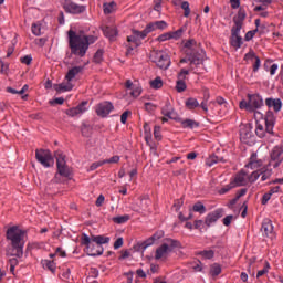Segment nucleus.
<instances>
[{"label":"nucleus","instance_id":"nucleus-9","mask_svg":"<svg viewBox=\"0 0 283 283\" xmlns=\"http://www.w3.org/2000/svg\"><path fill=\"white\" fill-rule=\"evenodd\" d=\"M63 9L67 14H83V12L87 10V7L83 4H76V2L72 0H64Z\"/></svg>","mask_w":283,"mask_h":283},{"label":"nucleus","instance_id":"nucleus-40","mask_svg":"<svg viewBox=\"0 0 283 283\" xmlns=\"http://www.w3.org/2000/svg\"><path fill=\"white\" fill-rule=\"evenodd\" d=\"M81 134L84 136V138H90L92 136V127H90L87 124H82Z\"/></svg>","mask_w":283,"mask_h":283},{"label":"nucleus","instance_id":"nucleus-31","mask_svg":"<svg viewBox=\"0 0 283 283\" xmlns=\"http://www.w3.org/2000/svg\"><path fill=\"white\" fill-rule=\"evenodd\" d=\"M156 24L154 22H150L146 25V28L140 31V39H146L147 34H150V32H155Z\"/></svg>","mask_w":283,"mask_h":283},{"label":"nucleus","instance_id":"nucleus-60","mask_svg":"<svg viewBox=\"0 0 283 283\" xmlns=\"http://www.w3.org/2000/svg\"><path fill=\"white\" fill-rule=\"evenodd\" d=\"M63 103H65V98L63 97H56L49 102L50 105H63Z\"/></svg>","mask_w":283,"mask_h":283},{"label":"nucleus","instance_id":"nucleus-17","mask_svg":"<svg viewBox=\"0 0 283 283\" xmlns=\"http://www.w3.org/2000/svg\"><path fill=\"white\" fill-rule=\"evenodd\" d=\"M265 105L269 108L272 107L274 109V112H280V109H282V99L268 97L265 99Z\"/></svg>","mask_w":283,"mask_h":283},{"label":"nucleus","instance_id":"nucleus-4","mask_svg":"<svg viewBox=\"0 0 283 283\" xmlns=\"http://www.w3.org/2000/svg\"><path fill=\"white\" fill-rule=\"evenodd\" d=\"M264 106V99H262V96L260 94H248V101L242 99L239 103L240 109H245V112H249L250 114H255L260 107Z\"/></svg>","mask_w":283,"mask_h":283},{"label":"nucleus","instance_id":"nucleus-14","mask_svg":"<svg viewBox=\"0 0 283 283\" xmlns=\"http://www.w3.org/2000/svg\"><path fill=\"white\" fill-rule=\"evenodd\" d=\"M189 76V72H180L177 75L176 90L179 93L185 92L187 90V83H185V78Z\"/></svg>","mask_w":283,"mask_h":283},{"label":"nucleus","instance_id":"nucleus-49","mask_svg":"<svg viewBox=\"0 0 283 283\" xmlns=\"http://www.w3.org/2000/svg\"><path fill=\"white\" fill-rule=\"evenodd\" d=\"M87 103H88L87 101H83L75 107L77 109V114H83L87 112Z\"/></svg>","mask_w":283,"mask_h":283},{"label":"nucleus","instance_id":"nucleus-11","mask_svg":"<svg viewBox=\"0 0 283 283\" xmlns=\"http://www.w3.org/2000/svg\"><path fill=\"white\" fill-rule=\"evenodd\" d=\"M224 216V209L218 208L214 211L208 213L205 218V224L209 229V227L216 224Z\"/></svg>","mask_w":283,"mask_h":283},{"label":"nucleus","instance_id":"nucleus-7","mask_svg":"<svg viewBox=\"0 0 283 283\" xmlns=\"http://www.w3.org/2000/svg\"><path fill=\"white\" fill-rule=\"evenodd\" d=\"M57 167V172L55 174L52 182H63V180H61V176L62 178H67V180H72V177L74 176V172L72 170V168L70 166H67V164H61L59 163Z\"/></svg>","mask_w":283,"mask_h":283},{"label":"nucleus","instance_id":"nucleus-59","mask_svg":"<svg viewBox=\"0 0 283 283\" xmlns=\"http://www.w3.org/2000/svg\"><path fill=\"white\" fill-rule=\"evenodd\" d=\"M20 63H23L24 65H30L32 63V55H24L20 57Z\"/></svg>","mask_w":283,"mask_h":283},{"label":"nucleus","instance_id":"nucleus-35","mask_svg":"<svg viewBox=\"0 0 283 283\" xmlns=\"http://www.w3.org/2000/svg\"><path fill=\"white\" fill-rule=\"evenodd\" d=\"M192 211H195V213H207V207H205V205L202 203V201H197L193 206H192Z\"/></svg>","mask_w":283,"mask_h":283},{"label":"nucleus","instance_id":"nucleus-43","mask_svg":"<svg viewBox=\"0 0 283 283\" xmlns=\"http://www.w3.org/2000/svg\"><path fill=\"white\" fill-rule=\"evenodd\" d=\"M94 243V241H92V237L90 238L87 234L83 233L82 234V241L81 244L83 247H86V249L92 245Z\"/></svg>","mask_w":283,"mask_h":283},{"label":"nucleus","instance_id":"nucleus-8","mask_svg":"<svg viewBox=\"0 0 283 283\" xmlns=\"http://www.w3.org/2000/svg\"><path fill=\"white\" fill-rule=\"evenodd\" d=\"M35 158L38 163H41L46 168L54 166V157H52V153L49 149H36Z\"/></svg>","mask_w":283,"mask_h":283},{"label":"nucleus","instance_id":"nucleus-13","mask_svg":"<svg viewBox=\"0 0 283 283\" xmlns=\"http://www.w3.org/2000/svg\"><path fill=\"white\" fill-rule=\"evenodd\" d=\"M264 120L265 132H268V134H273V127H275V114H273L272 111H268Z\"/></svg>","mask_w":283,"mask_h":283},{"label":"nucleus","instance_id":"nucleus-10","mask_svg":"<svg viewBox=\"0 0 283 283\" xmlns=\"http://www.w3.org/2000/svg\"><path fill=\"white\" fill-rule=\"evenodd\" d=\"M95 112L101 118H107L114 112V104L112 102H102L96 105Z\"/></svg>","mask_w":283,"mask_h":283},{"label":"nucleus","instance_id":"nucleus-23","mask_svg":"<svg viewBox=\"0 0 283 283\" xmlns=\"http://www.w3.org/2000/svg\"><path fill=\"white\" fill-rule=\"evenodd\" d=\"M250 169H255L258 167H262V159L258 160V153H253L250 157V161L245 166Z\"/></svg>","mask_w":283,"mask_h":283},{"label":"nucleus","instance_id":"nucleus-56","mask_svg":"<svg viewBox=\"0 0 283 283\" xmlns=\"http://www.w3.org/2000/svg\"><path fill=\"white\" fill-rule=\"evenodd\" d=\"M64 114H66V116H71L72 118H74V116H78L80 113L76 107H72L64 111Z\"/></svg>","mask_w":283,"mask_h":283},{"label":"nucleus","instance_id":"nucleus-52","mask_svg":"<svg viewBox=\"0 0 283 283\" xmlns=\"http://www.w3.org/2000/svg\"><path fill=\"white\" fill-rule=\"evenodd\" d=\"M181 9L184 10V17H189L191 14V9L189 8V3L187 1H184L181 3Z\"/></svg>","mask_w":283,"mask_h":283},{"label":"nucleus","instance_id":"nucleus-62","mask_svg":"<svg viewBox=\"0 0 283 283\" xmlns=\"http://www.w3.org/2000/svg\"><path fill=\"white\" fill-rule=\"evenodd\" d=\"M156 107H158V106H156V104H153L149 102L145 103V109H146V112H149L150 114H151V112H156Z\"/></svg>","mask_w":283,"mask_h":283},{"label":"nucleus","instance_id":"nucleus-5","mask_svg":"<svg viewBox=\"0 0 283 283\" xmlns=\"http://www.w3.org/2000/svg\"><path fill=\"white\" fill-rule=\"evenodd\" d=\"M150 59L159 70H168L169 65H171V57L165 51L153 50L150 52Z\"/></svg>","mask_w":283,"mask_h":283},{"label":"nucleus","instance_id":"nucleus-41","mask_svg":"<svg viewBox=\"0 0 283 283\" xmlns=\"http://www.w3.org/2000/svg\"><path fill=\"white\" fill-rule=\"evenodd\" d=\"M113 222L115 224H125V222H129V214L113 217Z\"/></svg>","mask_w":283,"mask_h":283},{"label":"nucleus","instance_id":"nucleus-53","mask_svg":"<svg viewBox=\"0 0 283 283\" xmlns=\"http://www.w3.org/2000/svg\"><path fill=\"white\" fill-rule=\"evenodd\" d=\"M155 30H167V23L165 22V20L161 21H155Z\"/></svg>","mask_w":283,"mask_h":283},{"label":"nucleus","instance_id":"nucleus-64","mask_svg":"<svg viewBox=\"0 0 283 283\" xmlns=\"http://www.w3.org/2000/svg\"><path fill=\"white\" fill-rule=\"evenodd\" d=\"M203 227H206L203 220H195V229H198L200 232H202Z\"/></svg>","mask_w":283,"mask_h":283},{"label":"nucleus","instance_id":"nucleus-47","mask_svg":"<svg viewBox=\"0 0 283 283\" xmlns=\"http://www.w3.org/2000/svg\"><path fill=\"white\" fill-rule=\"evenodd\" d=\"M55 158H56V167L60 165H65V155L61 151H55Z\"/></svg>","mask_w":283,"mask_h":283},{"label":"nucleus","instance_id":"nucleus-33","mask_svg":"<svg viewBox=\"0 0 283 283\" xmlns=\"http://www.w3.org/2000/svg\"><path fill=\"white\" fill-rule=\"evenodd\" d=\"M165 241L168 242V247L171 251H174V249H182V243L176 239L166 238Z\"/></svg>","mask_w":283,"mask_h":283},{"label":"nucleus","instance_id":"nucleus-15","mask_svg":"<svg viewBox=\"0 0 283 283\" xmlns=\"http://www.w3.org/2000/svg\"><path fill=\"white\" fill-rule=\"evenodd\" d=\"M244 19H247V11L240 9L237 17L233 18L234 27L232 28L242 30V25H244Z\"/></svg>","mask_w":283,"mask_h":283},{"label":"nucleus","instance_id":"nucleus-50","mask_svg":"<svg viewBox=\"0 0 283 283\" xmlns=\"http://www.w3.org/2000/svg\"><path fill=\"white\" fill-rule=\"evenodd\" d=\"M156 41H158L159 43H163L165 41H171V34L169 32L163 33L156 38Z\"/></svg>","mask_w":283,"mask_h":283},{"label":"nucleus","instance_id":"nucleus-24","mask_svg":"<svg viewBox=\"0 0 283 283\" xmlns=\"http://www.w3.org/2000/svg\"><path fill=\"white\" fill-rule=\"evenodd\" d=\"M242 196H247V188H242L239 191H237L235 198L230 200V202L228 203L229 209H233V206L238 205V200H240Z\"/></svg>","mask_w":283,"mask_h":283},{"label":"nucleus","instance_id":"nucleus-54","mask_svg":"<svg viewBox=\"0 0 283 283\" xmlns=\"http://www.w3.org/2000/svg\"><path fill=\"white\" fill-rule=\"evenodd\" d=\"M32 34L35 36H41V24L33 23L31 27Z\"/></svg>","mask_w":283,"mask_h":283},{"label":"nucleus","instance_id":"nucleus-3","mask_svg":"<svg viewBox=\"0 0 283 283\" xmlns=\"http://www.w3.org/2000/svg\"><path fill=\"white\" fill-rule=\"evenodd\" d=\"M69 36V48L71 53L75 56H80L83 59L85 54H87V44H85V40L82 34L76 33L74 30L67 31Z\"/></svg>","mask_w":283,"mask_h":283},{"label":"nucleus","instance_id":"nucleus-61","mask_svg":"<svg viewBox=\"0 0 283 283\" xmlns=\"http://www.w3.org/2000/svg\"><path fill=\"white\" fill-rule=\"evenodd\" d=\"M128 116H132V111H125L120 116V123L125 125L127 123Z\"/></svg>","mask_w":283,"mask_h":283},{"label":"nucleus","instance_id":"nucleus-6","mask_svg":"<svg viewBox=\"0 0 283 283\" xmlns=\"http://www.w3.org/2000/svg\"><path fill=\"white\" fill-rule=\"evenodd\" d=\"M78 72H67L65 75V82L61 83V84H54L53 87L55 90V92H57V94H61V92H72V90H74V81H78V78H76Z\"/></svg>","mask_w":283,"mask_h":283},{"label":"nucleus","instance_id":"nucleus-21","mask_svg":"<svg viewBox=\"0 0 283 283\" xmlns=\"http://www.w3.org/2000/svg\"><path fill=\"white\" fill-rule=\"evenodd\" d=\"M178 123L181 124L184 129H196L197 127H200V123L193 119H181Z\"/></svg>","mask_w":283,"mask_h":283},{"label":"nucleus","instance_id":"nucleus-32","mask_svg":"<svg viewBox=\"0 0 283 283\" xmlns=\"http://www.w3.org/2000/svg\"><path fill=\"white\" fill-rule=\"evenodd\" d=\"M220 273H222V265H220L219 263H213L210 265V275L212 277H218Z\"/></svg>","mask_w":283,"mask_h":283},{"label":"nucleus","instance_id":"nucleus-12","mask_svg":"<svg viewBox=\"0 0 283 283\" xmlns=\"http://www.w3.org/2000/svg\"><path fill=\"white\" fill-rule=\"evenodd\" d=\"M240 30L242 29H231L230 45L232 48H235V50H240V48H242V44L244 43L242 41V38L240 36Z\"/></svg>","mask_w":283,"mask_h":283},{"label":"nucleus","instance_id":"nucleus-2","mask_svg":"<svg viewBox=\"0 0 283 283\" xmlns=\"http://www.w3.org/2000/svg\"><path fill=\"white\" fill-rule=\"evenodd\" d=\"M25 230H21L19 226L10 227L6 232V239L11 241V248H7V258H23V247H25Z\"/></svg>","mask_w":283,"mask_h":283},{"label":"nucleus","instance_id":"nucleus-25","mask_svg":"<svg viewBox=\"0 0 283 283\" xmlns=\"http://www.w3.org/2000/svg\"><path fill=\"white\" fill-rule=\"evenodd\" d=\"M116 8H117L116 1L103 3L104 14H112V12H116Z\"/></svg>","mask_w":283,"mask_h":283},{"label":"nucleus","instance_id":"nucleus-45","mask_svg":"<svg viewBox=\"0 0 283 283\" xmlns=\"http://www.w3.org/2000/svg\"><path fill=\"white\" fill-rule=\"evenodd\" d=\"M170 112H176V109L171 106V102L167 99L165 106L161 108V114H168Z\"/></svg>","mask_w":283,"mask_h":283},{"label":"nucleus","instance_id":"nucleus-19","mask_svg":"<svg viewBox=\"0 0 283 283\" xmlns=\"http://www.w3.org/2000/svg\"><path fill=\"white\" fill-rule=\"evenodd\" d=\"M247 176V172L244 170L239 171L234 179H232L230 182L234 185L235 187H244V177Z\"/></svg>","mask_w":283,"mask_h":283},{"label":"nucleus","instance_id":"nucleus-55","mask_svg":"<svg viewBox=\"0 0 283 283\" xmlns=\"http://www.w3.org/2000/svg\"><path fill=\"white\" fill-rule=\"evenodd\" d=\"M260 176H261V172H260V169H259V170L253 171V172L248 177V180H249V182H255V180H258V178H260Z\"/></svg>","mask_w":283,"mask_h":283},{"label":"nucleus","instance_id":"nucleus-44","mask_svg":"<svg viewBox=\"0 0 283 283\" xmlns=\"http://www.w3.org/2000/svg\"><path fill=\"white\" fill-rule=\"evenodd\" d=\"M163 116H165L166 118H169L170 120H176V123H178L179 120H182V118H180V116L176 114V111L170 113H164Z\"/></svg>","mask_w":283,"mask_h":283},{"label":"nucleus","instance_id":"nucleus-38","mask_svg":"<svg viewBox=\"0 0 283 283\" xmlns=\"http://www.w3.org/2000/svg\"><path fill=\"white\" fill-rule=\"evenodd\" d=\"M82 39H84V43L87 48V50H90V45L96 43L97 39L96 36L94 35H85V34H82Z\"/></svg>","mask_w":283,"mask_h":283},{"label":"nucleus","instance_id":"nucleus-26","mask_svg":"<svg viewBox=\"0 0 283 283\" xmlns=\"http://www.w3.org/2000/svg\"><path fill=\"white\" fill-rule=\"evenodd\" d=\"M92 242H95L97 247H103V244H109V237L92 235Z\"/></svg>","mask_w":283,"mask_h":283},{"label":"nucleus","instance_id":"nucleus-37","mask_svg":"<svg viewBox=\"0 0 283 283\" xmlns=\"http://www.w3.org/2000/svg\"><path fill=\"white\" fill-rule=\"evenodd\" d=\"M185 105L187 109H196V107H200V103L193 97L187 98Z\"/></svg>","mask_w":283,"mask_h":283},{"label":"nucleus","instance_id":"nucleus-46","mask_svg":"<svg viewBox=\"0 0 283 283\" xmlns=\"http://www.w3.org/2000/svg\"><path fill=\"white\" fill-rule=\"evenodd\" d=\"M161 238H165V232L164 231H157L155 232L148 240L154 244L156 240H160Z\"/></svg>","mask_w":283,"mask_h":283},{"label":"nucleus","instance_id":"nucleus-22","mask_svg":"<svg viewBox=\"0 0 283 283\" xmlns=\"http://www.w3.org/2000/svg\"><path fill=\"white\" fill-rule=\"evenodd\" d=\"M165 253H171V249H169V244L167 243H163L156 249L155 260H160Z\"/></svg>","mask_w":283,"mask_h":283},{"label":"nucleus","instance_id":"nucleus-34","mask_svg":"<svg viewBox=\"0 0 283 283\" xmlns=\"http://www.w3.org/2000/svg\"><path fill=\"white\" fill-rule=\"evenodd\" d=\"M263 70H265V72H275L277 70V64L273 63V60H265Z\"/></svg>","mask_w":283,"mask_h":283},{"label":"nucleus","instance_id":"nucleus-20","mask_svg":"<svg viewBox=\"0 0 283 283\" xmlns=\"http://www.w3.org/2000/svg\"><path fill=\"white\" fill-rule=\"evenodd\" d=\"M132 32H133V35L127 36V41L128 43H134L135 48H138V45H140L142 32L136 29H133Z\"/></svg>","mask_w":283,"mask_h":283},{"label":"nucleus","instance_id":"nucleus-18","mask_svg":"<svg viewBox=\"0 0 283 283\" xmlns=\"http://www.w3.org/2000/svg\"><path fill=\"white\" fill-rule=\"evenodd\" d=\"M261 231H263L266 238H274L275 234L273 233V223L271 220L265 219L262 223Z\"/></svg>","mask_w":283,"mask_h":283},{"label":"nucleus","instance_id":"nucleus-63","mask_svg":"<svg viewBox=\"0 0 283 283\" xmlns=\"http://www.w3.org/2000/svg\"><path fill=\"white\" fill-rule=\"evenodd\" d=\"M154 136L157 140H163V135L160 134V126L154 127Z\"/></svg>","mask_w":283,"mask_h":283},{"label":"nucleus","instance_id":"nucleus-16","mask_svg":"<svg viewBox=\"0 0 283 283\" xmlns=\"http://www.w3.org/2000/svg\"><path fill=\"white\" fill-rule=\"evenodd\" d=\"M103 251H105L103 245H97L96 243H93L92 245L86 248V253L91 258H97V255H103Z\"/></svg>","mask_w":283,"mask_h":283},{"label":"nucleus","instance_id":"nucleus-28","mask_svg":"<svg viewBox=\"0 0 283 283\" xmlns=\"http://www.w3.org/2000/svg\"><path fill=\"white\" fill-rule=\"evenodd\" d=\"M103 33H104V36L109 39V41H114V36H116L118 34V31H116V29H114L112 27H104Z\"/></svg>","mask_w":283,"mask_h":283},{"label":"nucleus","instance_id":"nucleus-42","mask_svg":"<svg viewBox=\"0 0 283 283\" xmlns=\"http://www.w3.org/2000/svg\"><path fill=\"white\" fill-rule=\"evenodd\" d=\"M103 54H105V51L103 49H98L93 56L94 63H101L103 61Z\"/></svg>","mask_w":283,"mask_h":283},{"label":"nucleus","instance_id":"nucleus-27","mask_svg":"<svg viewBox=\"0 0 283 283\" xmlns=\"http://www.w3.org/2000/svg\"><path fill=\"white\" fill-rule=\"evenodd\" d=\"M282 154H283L282 147L275 146V147L272 149L271 154H270V158H271V160H273V161H275V160H282V157H281Z\"/></svg>","mask_w":283,"mask_h":283},{"label":"nucleus","instance_id":"nucleus-39","mask_svg":"<svg viewBox=\"0 0 283 283\" xmlns=\"http://www.w3.org/2000/svg\"><path fill=\"white\" fill-rule=\"evenodd\" d=\"M197 255H202L206 260H213L216 252L213 250H203L200 252H197Z\"/></svg>","mask_w":283,"mask_h":283},{"label":"nucleus","instance_id":"nucleus-30","mask_svg":"<svg viewBox=\"0 0 283 283\" xmlns=\"http://www.w3.org/2000/svg\"><path fill=\"white\" fill-rule=\"evenodd\" d=\"M164 84L165 83L163 82V77L161 76H157L155 80H151L149 82V85H150L151 90H161Z\"/></svg>","mask_w":283,"mask_h":283},{"label":"nucleus","instance_id":"nucleus-48","mask_svg":"<svg viewBox=\"0 0 283 283\" xmlns=\"http://www.w3.org/2000/svg\"><path fill=\"white\" fill-rule=\"evenodd\" d=\"M231 189H235V185L231 184H228L226 187L221 188L218 193H220V196H223L224 193H229V191H231Z\"/></svg>","mask_w":283,"mask_h":283},{"label":"nucleus","instance_id":"nucleus-57","mask_svg":"<svg viewBox=\"0 0 283 283\" xmlns=\"http://www.w3.org/2000/svg\"><path fill=\"white\" fill-rule=\"evenodd\" d=\"M255 134L256 136H259V138H264L265 136L264 126H262L261 124L256 125Z\"/></svg>","mask_w":283,"mask_h":283},{"label":"nucleus","instance_id":"nucleus-51","mask_svg":"<svg viewBox=\"0 0 283 283\" xmlns=\"http://www.w3.org/2000/svg\"><path fill=\"white\" fill-rule=\"evenodd\" d=\"M45 266L49 271H51V273H56V263H54V261H48L45 260Z\"/></svg>","mask_w":283,"mask_h":283},{"label":"nucleus","instance_id":"nucleus-29","mask_svg":"<svg viewBox=\"0 0 283 283\" xmlns=\"http://www.w3.org/2000/svg\"><path fill=\"white\" fill-rule=\"evenodd\" d=\"M261 174V180L264 182L265 180H269L271 176H273V169H270L269 166H264L263 168L260 169Z\"/></svg>","mask_w":283,"mask_h":283},{"label":"nucleus","instance_id":"nucleus-58","mask_svg":"<svg viewBox=\"0 0 283 283\" xmlns=\"http://www.w3.org/2000/svg\"><path fill=\"white\" fill-rule=\"evenodd\" d=\"M140 94H143V88L140 86H137L132 91L130 96H133L134 98H138Z\"/></svg>","mask_w":283,"mask_h":283},{"label":"nucleus","instance_id":"nucleus-36","mask_svg":"<svg viewBox=\"0 0 283 283\" xmlns=\"http://www.w3.org/2000/svg\"><path fill=\"white\" fill-rule=\"evenodd\" d=\"M187 30V27H181L180 29H178L177 31H170V39H175V41H178V39H180L182 36V34H185Z\"/></svg>","mask_w":283,"mask_h":283},{"label":"nucleus","instance_id":"nucleus-1","mask_svg":"<svg viewBox=\"0 0 283 283\" xmlns=\"http://www.w3.org/2000/svg\"><path fill=\"white\" fill-rule=\"evenodd\" d=\"M184 52L186 57L181 59L180 63H189L190 67H182L180 72H189L198 67V65H202L205 61V50L200 48L196 39H189L184 43Z\"/></svg>","mask_w":283,"mask_h":283}]
</instances>
